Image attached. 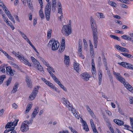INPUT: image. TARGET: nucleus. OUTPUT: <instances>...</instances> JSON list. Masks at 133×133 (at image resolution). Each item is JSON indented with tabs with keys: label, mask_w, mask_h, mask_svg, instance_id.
Returning a JSON list of instances; mask_svg holds the SVG:
<instances>
[{
	"label": "nucleus",
	"mask_w": 133,
	"mask_h": 133,
	"mask_svg": "<svg viewBox=\"0 0 133 133\" xmlns=\"http://www.w3.org/2000/svg\"><path fill=\"white\" fill-rule=\"evenodd\" d=\"M91 25L93 32L94 47L96 48L98 42L97 32L96 25L92 16L91 17Z\"/></svg>",
	"instance_id": "f257e3e1"
},
{
	"label": "nucleus",
	"mask_w": 133,
	"mask_h": 133,
	"mask_svg": "<svg viewBox=\"0 0 133 133\" xmlns=\"http://www.w3.org/2000/svg\"><path fill=\"white\" fill-rule=\"evenodd\" d=\"M62 32L63 35L66 36H68L72 32L71 25L63 26L62 29Z\"/></svg>",
	"instance_id": "f03ea898"
},
{
	"label": "nucleus",
	"mask_w": 133,
	"mask_h": 133,
	"mask_svg": "<svg viewBox=\"0 0 133 133\" xmlns=\"http://www.w3.org/2000/svg\"><path fill=\"white\" fill-rule=\"evenodd\" d=\"M1 1H0V6L2 7L4 10L5 11V13L7 15L9 18L14 23H15V21L11 14L9 11L8 10V9L6 8V6L4 5V3L2 2H1Z\"/></svg>",
	"instance_id": "7ed1b4c3"
},
{
	"label": "nucleus",
	"mask_w": 133,
	"mask_h": 133,
	"mask_svg": "<svg viewBox=\"0 0 133 133\" xmlns=\"http://www.w3.org/2000/svg\"><path fill=\"white\" fill-rule=\"evenodd\" d=\"M49 44L51 46V49L53 51L57 50L59 45V43L58 42L55 41L54 39H51L49 41Z\"/></svg>",
	"instance_id": "20e7f679"
},
{
	"label": "nucleus",
	"mask_w": 133,
	"mask_h": 133,
	"mask_svg": "<svg viewBox=\"0 0 133 133\" xmlns=\"http://www.w3.org/2000/svg\"><path fill=\"white\" fill-rule=\"evenodd\" d=\"M12 53L15 55V56H17L18 58L23 63L29 66H31V64L29 62L28 60L25 59L23 56L22 57L21 56L19 55L14 51H12Z\"/></svg>",
	"instance_id": "39448f33"
},
{
	"label": "nucleus",
	"mask_w": 133,
	"mask_h": 133,
	"mask_svg": "<svg viewBox=\"0 0 133 133\" xmlns=\"http://www.w3.org/2000/svg\"><path fill=\"white\" fill-rule=\"evenodd\" d=\"M62 101L63 102V103L68 108L70 109L74 115L76 112V110L73 108V107L70 104L69 102L66 99H65V98H63L62 99Z\"/></svg>",
	"instance_id": "423d86ee"
},
{
	"label": "nucleus",
	"mask_w": 133,
	"mask_h": 133,
	"mask_svg": "<svg viewBox=\"0 0 133 133\" xmlns=\"http://www.w3.org/2000/svg\"><path fill=\"white\" fill-rule=\"evenodd\" d=\"M40 87L39 86H37L35 87L33 91L29 97V98L31 100H33L35 98L38 93V89Z\"/></svg>",
	"instance_id": "0eeeda50"
},
{
	"label": "nucleus",
	"mask_w": 133,
	"mask_h": 133,
	"mask_svg": "<svg viewBox=\"0 0 133 133\" xmlns=\"http://www.w3.org/2000/svg\"><path fill=\"white\" fill-rule=\"evenodd\" d=\"M51 10V6L47 5L45 8V13L47 20L49 21L50 19V11Z\"/></svg>",
	"instance_id": "6e6552de"
},
{
	"label": "nucleus",
	"mask_w": 133,
	"mask_h": 133,
	"mask_svg": "<svg viewBox=\"0 0 133 133\" xmlns=\"http://www.w3.org/2000/svg\"><path fill=\"white\" fill-rule=\"evenodd\" d=\"M118 64L123 67L128 69L133 70V65L126 62H122L118 63Z\"/></svg>",
	"instance_id": "1a4fd4ad"
},
{
	"label": "nucleus",
	"mask_w": 133,
	"mask_h": 133,
	"mask_svg": "<svg viewBox=\"0 0 133 133\" xmlns=\"http://www.w3.org/2000/svg\"><path fill=\"white\" fill-rule=\"evenodd\" d=\"M47 69L50 75L52 78L56 82L58 81V79L56 77L55 75L52 73V72H55V71L54 69L52 67L50 66Z\"/></svg>",
	"instance_id": "9d476101"
},
{
	"label": "nucleus",
	"mask_w": 133,
	"mask_h": 133,
	"mask_svg": "<svg viewBox=\"0 0 133 133\" xmlns=\"http://www.w3.org/2000/svg\"><path fill=\"white\" fill-rule=\"evenodd\" d=\"M39 1V3L41 5V8L39 11V14L42 19H43L44 18V15L43 11V1Z\"/></svg>",
	"instance_id": "9b49d317"
},
{
	"label": "nucleus",
	"mask_w": 133,
	"mask_h": 133,
	"mask_svg": "<svg viewBox=\"0 0 133 133\" xmlns=\"http://www.w3.org/2000/svg\"><path fill=\"white\" fill-rule=\"evenodd\" d=\"M113 74L115 76L117 79L122 83H123V82L125 83V79L121 76L119 73L113 71Z\"/></svg>",
	"instance_id": "f8f14e48"
},
{
	"label": "nucleus",
	"mask_w": 133,
	"mask_h": 133,
	"mask_svg": "<svg viewBox=\"0 0 133 133\" xmlns=\"http://www.w3.org/2000/svg\"><path fill=\"white\" fill-rule=\"evenodd\" d=\"M57 5L58 13L61 14V16L59 17V18L61 21V18L63 17V13L61 3L58 2L57 3Z\"/></svg>",
	"instance_id": "ddd939ff"
},
{
	"label": "nucleus",
	"mask_w": 133,
	"mask_h": 133,
	"mask_svg": "<svg viewBox=\"0 0 133 133\" xmlns=\"http://www.w3.org/2000/svg\"><path fill=\"white\" fill-rule=\"evenodd\" d=\"M25 121H24L22 123L20 129L22 132H24L27 131L29 129V126L25 122Z\"/></svg>",
	"instance_id": "4468645a"
},
{
	"label": "nucleus",
	"mask_w": 133,
	"mask_h": 133,
	"mask_svg": "<svg viewBox=\"0 0 133 133\" xmlns=\"http://www.w3.org/2000/svg\"><path fill=\"white\" fill-rule=\"evenodd\" d=\"M6 72L7 74L11 76H13L14 75V72L15 71L14 70H12L11 67L10 66H6Z\"/></svg>",
	"instance_id": "2eb2a0df"
},
{
	"label": "nucleus",
	"mask_w": 133,
	"mask_h": 133,
	"mask_svg": "<svg viewBox=\"0 0 133 133\" xmlns=\"http://www.w3.org/2000/svg\"><path fill=\"white\" fill-rule=\"evenodd\" d=\"M92 72L93 77L95 78L96 77V71L94 59H92Z\"/></svg>",
	"instance_id": "dca6fc26"
},
{
	"label": "nucleus",
	"mask_w": 133,
	"mask_h": 133,
	"mask_svg": "<svg viewBox=\"0 0 133 133\" xmlns=\"http://www.w3.org/2000/svg\"><path fill=\"white\" fill-rule=\"evenodd\" d=\"M122 83L128 90L131 92L133 93V88L128 83L126 82L125 81L124 83L123 82Z\"/></svg>",
	"instance_id": "f3484780"
},
{
	"label": "nucleus",
	"mask_w": 133,
	"mask_h": 133,
	"mask_svg": "<svg viewBox=\"0 0 133 133\" xmlns=\"http://www.w3.org/2000/svg\"><path fill=\"white\" fill-rule=\"evenodd\" d=\"M115 48L118 51L123 52H128L129 50L127 49L119 46V45H117L115 46Z\"/></svg>",
	"instance_id": "a211bd4d"
},
{
	"label": "nucleus",
	"mask_w": 133,
	"mask_h": 133,
	"mask_svg": "<svg viewBox=\"0 0 133 133\" xmlns=\"http://www.w3.org/2000/svg\"><path fill=\"white\" fill-rule=\"evenodd\" d=\"M81 123H82V126L83 127L84 129L86 131H88L89 130V128L88 126L86 123V122L82 118H81Z\"/></svg>",
	"instance_id": "6ab92c4d"
},
{
	"label": "nucleus",
	"mask_w": 133,
	"mask_h": 133,
	"mask_svg": "<svg viewBox=\"0 0 133 133\" xmlns=\"http://www.w3.org/2000/svg\"><path fill=\"white\" fill-rule=\"evenodd\" d=\"M81 76L82 78L85 81H88L89 78L91 77L90 75L87 72H84L82 74Z\"/></svg>",
	"instance_id": "aec40b11"
},
{
	"label": "nucleus",
	"mask_w": 133,
	"mask_h": 133,
	"mask_svg": "<svg viewBox=\"0 0 133 133\" xmlns=\"http://www.w3.org/2000/svg\"><path fill=\"white\" fill-rule=\"evenodd\" d=\"M39 108L38 107H37L35 108L34 111L32 112V118H34L37 114L38 113L39 111Z\"/></svg>",
	"instance_id": "412c9836"
},
{
	"label": "nucleus",
	"mask_w": 133,
	"mask_h": 133,
	"mask_svg": "<svg viewBox=\"0 0 133 133\" xmlns=\"http://www.w3.org/2000/svg\"><path fill=\"white\" fill-rule=\"evenodd\" d=\"M39 108L38 107H37L35 108L34 111L32 112V118H34L37 114L38 113L39 111Z\"/></svg>",
	"instance_id": "4be33fe9"
},
{
	"label": "nucleus",
	"mask_w": 133,
	"mask_h": 133,
	"mask_svg": "<svg viewBox=\"0 0 133 133\" xmlns=\"http://www.w3.org/2000/svg\"><path fill=\"white\" fill-rule=\"evenodd\" d=\"M98 76V79L99 82L98 84L99 85H100L101 84L102 81V70H99Z\"/></svg>",
	"instance_id": "5701e85b"
},
{
	"label": "nucleus",
	"mask_w": 133,
	"mask_h": 133,
	"mask_svg": "<svg viewBox=\"0 0 133 133\" xmlns=\"http://www.w3.org/2000/svg\"><path fill=\"white\" fill-rule=\"evenodd\" d=\"M18 85L19 83L18 82H16L15 83L13 89L11 92V94L14 93L17 91V89L18 87Z\"/></svg>",
	"instance_id": "b1692460"
},
{
	"label": "nucleus",
	"mask_w": 133,
	"mask_h": 133,
	"mask_svg": "<svg viewBox=\"0 0 133 133\" xmlns=\"http://www.w3.org/2000/svg\"><path fill=\"white\" fill-rule=\"evenodd\" d=\"M114 122L118 125L121 126L123 125L124 122L123 121L118 119H114Z\"/></svg>",
	"instance_id": "393cba45"
},
{
	"label": "nucleus",
	"mask_w": 133,
	"mask_h": 133,
	"mask_svg": "<svg viewBox=\"0 0 133 133\" xmlns=\"http://www.w3.org/2000/svg\"><path fill=\"white\" fill-rule=\"evenodd\" d=\"M47 85L50 87L51 88H52L55 90L57 91L58 89L54 86L52 83L50 82L49 81H47L45 83Z\"/></svg>",
	"instance_id": "a878e982"
},
{
	"label": "nucleus",
	"mask_w": 133,
	"mask_h": 133,
	"mask_svg": "<svg viewBox=\"0 0 133 133\" xmlns=\"http://www.w3.org/2000/svg\"><path fill=\"white\" fill-rule=\"evenodd\" d=\"M26 81L28 87L30 88H32V84L31 81V80L29 79V77L28 76H27L26 77Z\"/></svg>",
	"instance_id": "bb28decb"
},
{
	"label": "nucleus",
	"mask_w": 133,
	"mask_h": 133,
	"mask_svg": "<svg viewBox=\"0 0 133 133\" xmlns=\"http://www.w3.org/2000/svg\"><path fill=\"white\" fill-rule=\"evenodd\" d=\"M64 63L66 65H67V66H68L70 63V60L69 56L65 55Z\"/></svg>",
	"instance_id": "cd10ccee"
},
{
	"label": "nucleus",
	"mask_w": 133,
	"mask_h": 133,
	"mask_svg": "<svg viewBox=\"0 0 133 133\" xmlns=\"http://www.w3.org/2000/svg\"><path fill=\"white\" fill-rule=\"evenodd\" d=\"M24 38L26 40L28 43L30 44V45L35 50H36V48H35L34 45L32 44L31 42L29 40V39L26 36L24 37Z\"/></svg>",
	"instance_id": "c85d7f7f"
},
{
	"label": "nucleus",
	"mask_w": 133,
	"mask_h": 133,
	"mask_svg": "<svg viewBox=\"0 0 133 133\" xmlns=\"http://www.w3.org/2000/svg\"><path fill=\"white\" fill-rule=\"evenodd\" d=\"M79 64L76 62H75L74 63V68L77 72H78L79 70Z\"/></svg>",
	"instance_id": "c756f323"
},
{
	"label": "nucleus",
	"mask_w": 133,
	"mask_h": 133,
	"mask_svg": "<svg viewBox=\"0 0 133 133\" xmlns=\"http://www.w3.org/2000/svg\"><path fill=\"white\" fill-rule=\"evenodd\" d=\"M103 63L105 67L106 70L108 69L107 63L106 59L105 58L104 54H103Z\"/></svg>",
	"instance_id": "7c9ffc66"
},
{
	"label": "nucleus",
	"mask_w": 133,
	"mask_h": 133,
	"mask_svg": "<svg viewBox=\"0 0 133 133\" xmlns=\"http://www.w3.org/2000/svg\"><path fill=\"white\" fill-rule=\"evenodd\" d=\"M121 37L122 39L127 40L131 41L132 38L129 36L127 35H125L121 36Z\"/></svg>",
	"instance_id": "2f4dec72"
},
{
	"label": "nucleus",
	"mask_w": 133,
	"mask_h": 133,
	"mask_svg": "<svg viewBox=\"0 0 133 133\" xmlns=\"http://www.w3.org/2000/svg\"><path fill=\"white\" fill-rule=\"evenodd\" d=\"M56 83L64 90L65 91H67V90L66 88L64 87L63 85L61 84L59 80L56 82Z\"/></svg>",
	"instance_id": "473e14b6"
},
{
	"label": "nucleus",
	"mask_w": 133,
	"mask_h": 133,
	"mask_svg": "<svg viewBox=\"0 0 133 133\" xmlns=\"http://www.w3.org/2000/svg\"><path fill=\"white\" fill-rule=\"evenodd\" d=\"M56 1H52V10H55L56 7Z\"/></svg>",
	"instance_id": "72a5a7b5"
},
{
	"label": "nucleus",
	"mask_w": 133,
	"mask_h": 133,
	"mask_svg": "<svg viewBox=\"0 0 133 133\" xmlns=\"http://www.w3.org/2000/svg\"><path fill=\"white\" fill-rule=\"evenodd\" d=\"M38 64L36 66L37 68V69L41 72H44L43 67L40 65V63H38Z\"/></svg>",
	"instance_id": "f704fd0d"
},
{
	"label": "nucleus",
	"mask_w": 133,
	"mask_h": 133,
	"mask_svg": "<svg viewBox=\"0 0 133 133\" xmlns=\"http://www.w3.org/2000/svg\"><path fill=\"white\" fill-rule=\"evenodd\" d=\"M121 54L123 56L126 57L128 58L131 59L133 58V56L130 54H129L127 53H121Z\"/></svg>",
	"instance_id": "c9c22d12"
},
{
	"label": "nucleus",
	"mask_w": 133,
	"mask_h": 133,
	"mask_svg": "<svg viewBox=\"0 0 133 133\" xmlns=\"http://www.w3.org/2000/svg\"><path fill=\"white\" fill-rule=\"evenodd\" d=\"M32 106V105L31 104H28L26 109V110L25 111V113H28L29 111Z\"/></svg>",
	"instance_id": "e433bc0d"
},
{
	"label": "nucleus",
	"mask_w": 133,
	"mask_h": 133,
	"mask_svg": "<svg viewBox=\"0 0 133 133\" xmlns=\"http://www.w3.org/2000/svg\"><path fill=\"white\" fill-rule=\"evenodd\" d=\"M40 60L48 68L50 66V65L47 62H46L45 60L43 58L41 57L40 58Z\"/></svg>",
	"instance_id": "4c0bfd02"
},
{
	"label": "nucleus",
	"mask_w": 133,
	"mask_h": 133,
	"mask_svg": "<svg viewBox=\"0 0 133 133\" xmlns=\"http://www.w3.org/2000/svg\"><path fill=\"white\" fill-rule=\"evenodd\" d=\"M65 47V46L61 45L58 50L59 52L60 53L63 52L64 50Z\"/></svg>",
	"instance_id": "58836bf2"
},
{
	"label": "nucleus",
	"mask_w": 133,
	"mask_h": 133,
	"mask_svg": "<svg viewBox=\"0 0 133 133\" xmlns=\"http://www.w3.org/2000/svg\"><path fill=\"white\" fill-rule=\"evenodd\" d=\"M78 54L80 57L83 59L85 58V57L82 54V50H78Z\"/></svg>",
	"instance_id": "ea45409f"
},
{
	"label": "nucleus",
	"mask_w": 133,
	"mask_h": 133,
	"mask_svg": "<svg viewBox=\"0 0 133 133\" xmlns=\"http://www.w3.org/2000/svg\"><path fill=\"white\" fill-rule=\"evenodd\" d=\"M52 30L51 29L47 31V37L48 38H50L51 37Z\"/></svg>",
	"instance_id": "a19ab883"
},
{
	"label": "nucleus",
	"mask_w": 133,
	"mask_h": 133,
	"mask_svg": "<svg viewBox=\"0 0 133 133\" xmlns=\"http://www.w3.org/2000/svg\"><path fill=\"white\" fill-rule=\"evenodd\" d=\"M5 77V75H2L0 77V84H2Z\"/></svg>",
	"instance_id": "79ce46f5"
},
{
	"label": "nucleus",
	"mask_w": 133,
	"mask_h": 133,
	"mask_svg": "<svg viewBox=\"0 0 133 133\" xmlns=\"http://www.w3.org/2000/svg\"><path fill=\"white\" fill-rule=\"evenodd\" d=\"M33 118H31L30 120L29 121H28L27 120L25 121H25V123L27 124V125H31L32 123V122L33 121Z\"/></svg>",
	"instance_id": "37998d69"
},
{
	"label": "nucleus",
	"mask_w": 133,
	"mask_h": 133,
	"mask_svg": "<svg viewBox=\"0 0 133 133\" xmlns=\"http://www.w3.org/2000/svg\"><path fill=\"white\" fill-rule=\"evenodd\" d=\"M108 3L110 5L114 7H116V4L114 2L109 1L108 2Z\"/></svg>",
	"instance_id": "c03bdc74"
},
{
	"label": "nucleus",
	"mask_w": 133,
	"mask_h": 133,
	"mask_svg": "<svg viewBox=\"0 0 133 133\" xmlns=\"http://www.w3.org/2000/svg\"><path fill=\"white\" fill-rule=\"evenodd\" d=\"M96 15L98 17L100 16V18H103L104 17V15H103V14L102 13H99L97 12L96 14Z\"/></svg>",
	"instance_id": "a18cd8bd"
},
{
	"label": "nucleus",
	"mask_w": 133,
	"mask_h": 133,
	"mask_svg": "<svg viewBox=\"0 0 133 133\" xmlns=\"http://www.w3.org/2000/svg\"><path fill=\"white\" fill-rule=\"evenodd\" d=\"M30 9H31L33 7L32 4L31 2V1H26Z\"/></svg>",
	"instance_id": "49530a36"
},
{
	"label": "nucleus",
	"mask_w": 133,
	"mask_h": 133,
	"mask_svg": "<svg viewBox=\"0 0 133 133\" xmlns=\"http://www.w3.org/2000/svg\"><path fill=\"white\" fill-rule=\"evenodd\" d=\"M12 79L11 78H9V79L6 81V85L7 86H8L11 83Z\"/></svg>",
	"instance_id": "de8ad7c7"
},
{
	"label": "nucleus",
	"mask_w": 133,
	"mask_h": 133,
	"mask_svg": "<svg viewBox=\"0 0 133 133\" xmlns=\"http://www.w3.org/2000/svg\"><path fill=\"white\" fill-rule=\"evenodd\" d=\"M129 119L132 128L133 129V117H130Z\"/></svg>",
	"instance_id": "09e8293b"
},
{
	"label": "nucleus",
	"mask_w": 133,
	"mask_h": 133,
	"mask_svg": "<svg viewBox=\"0 0 133 133\" xmlns=\"http://www.w3.org/2000/svg\"><path fill=\"white\" fill-rule=\"evenodd\" d=\"M69 128L73 133H78L77 131L75 129H74L72 127H69Z\"/></svg>",
	"instance_id": "8fccbe9b"
},
{
	"label": "nucleus",
	"mask_w": 133,
	"mask_h": 133,
	"mask_svg": "<svg viewBox=\"0 0 133 133\" xmlns=\"http://www.w3.org/2000/svg\"><path fill=\"white\" fill-rule=\"evenodd\" d=\"M19 121L18 119H16L13 122H12V123L13 124V125L14 127L16 126L17 124V123Z\"/></svg>",
	"instance_id": "3c124183"
},
{
	"label": "nucleus",
	"mask_w": 133,
	"mask_h": 133,
	"mask_svg": "<svg viewBox=\"0 0 133 133\" xmlns=\"http://www.w3.org/2000/svg\"><path fill=\"white\" fill-rule=\"evenodd\" d=\"M0 69L1 70V71L2 72H5V70L4 66H1L0 67Z\"/></svg>",
	"instance_id": "603ef678"
},
{
	"label": "nucleus",
	"mask_w": 133,
	"mask_h": 133,
	"mask_svg": "<svg viewBox=\"0 0 133 133\" xmlns=\"http://www.w3.org/2000/svg\"><path fill=\"white\" fill-rule=\"evenodd\" d=\"M124 129L127 130H129V129H131V127L127 125H123Z\"/></svg>",
	"instance_id": "864d4df0"
},
{
	"label": "nucleus",
	"mask_w": 133,
	"mask_h": 133,
	"mask_svg": "<svg viewBox=\"0 0 133 133\" xmlns=\"http://www.w3.org/2000/svg\"><path fill=\"white\" fill-rule=\"evenodd\" d=\"M109 128L111 133H114V130L113 128L111 127V124L109 126Z\"/></svg>",
	"instance_id": "5fc2aeb1"
},
{
	"label": "nucleus",
	"mask_w": 133,
	"mask_h": 133,
	"mask_svg": "<svg viewBox=\"0 0 133 133\" xmlns=\"http://www.w3.org/2000/svg\"><path fill=\"white\" fill-rule=\"evenodd\" d=\"M78 114H79V113H78L76 112V113H75V115H75L76 118H77V119H79V118H81H81H81V117H80V115H78Z\"/></svg>",
	"instance_id": "6e6d98bb"
},
{
	"label": "nucleus",
	"mask_w": 133,
	"mask_h": 133,
	"mask_svg": "<svg viewBox=\"0 0 133 133\" xmlns=\"http://www.w3.org/2000/svg\"><path fill=\"white\" fill-rule=\"evenodd\" d=\"M2 16L4 21L5 22H8V21H9L8 18L6 17H5V14H3Z\"/></svg>",
	"instance_id": "4d7b16f0"
},
{
	"label": "nucleus",
	"mask_w": 133,
	"mask_h": 133,
	"mask_svg": "<svg viewBox=\"0 0 133 133\" xmlns=\"http://www.w3.org/2000/svg\"><path fill=\"white\" fill-rule=\"evenodd\" d=\"M65 39L64 38H63L62 39L61 45H62L65 46Z\"/></svg>",
	"instance_id": "13d9d810"
},
{
	"label": "nucleus",
	"mask_w": 133,
	"mask_h": 133,
	"mask_svg": "<svg viewBox=\"0 0 133 133\" xmlns=\"http://www.w3.org/2000/svg\"><path fill=\"white\" fill-rule=\"evenodd\" d=\"M89 43L90 44V49H94L93 45L92 44L91 41L90 40H89Z\"/></svg>",
	"instance_id": "bf43d9fd"
},
{
	"label": "nucleus",
	"mask_w": 133,
	"mask_h": 133,
	"mask_svg": "<svg viewBox=\"0 0 133 133\" xmlns=\"http://www.w3.org/2000/svg\"><path fill=\"white\" fill-rule=\"evenodd\" d=\"M11 64L13 67L15 68H17L18 67V66L13 62H11Z\"/></svg>",
	"instance_id": "052dcab7"
},
{
	"label": "nucleus",
	"mask_w": 133,
	"mask_h": 133,
	"mask_svg": "<svg viewBox=\"0 0 133 133\" xmlns=\"http://www.w3.org/2000/svg\"><path fill=\"white\" fill-rule=\"evenodd\" d=\"M11 127H12L10 125V123H8L5 125V129H8L10 128Z\"/></svg>",
	"instance_id": "680f3d73"
},
{
	"label": "nucleus",
	"mask_w": 133,
	"mask_h": 133,
	"mask_svg": "<svg viewBox=\"0 0 133 133\" xmlns=\"http://www.w3.org/2000/svg\"><path fill=\"white\" fill-rule=\"evenodd\" d=\"M129 101L130 104H133V97H130L129 98Z\"/></svg>",
	"instance_id": "e2e57ef3"
},
{
	"label": "nucleus",
	"mask_w": 133,
	"mask_h": 133,
	"mask_svg": "<svg viewBox=\"0 0 133 133\" xmlns=\"http://www.w3.org/2000/svg\"><path fill=\"white\" fill-rule=\"evenodd\" d=\"M12 106L13 108L15 109H17L18 107V105L15 103H14L12 104Z\"/></svg>",
	"instance_id": "0e129e2a"
},
{
	"label": "nucleus",
	"mask_w": 133,
	"mask_h": 133,
	"mask_svg": "<svg viewBox=\"0 0 133 133\" xmlns=\"http://www.w3.org/2000/svg\"><path fill=\"white\" fill-rule=\"evenodd\" d=\"M90 123L91 124V125L92 128H93V127L95 126L94 125V122L93 121V120L92 119H91L90 120Z\"/></svg>",
	"instance_id": "69168bd1"
},
{
	"label": "nucleus",
	"mask_w": 133,
	"mask_h": 133,
	"mask_svg": "<svg viewBox=\"0 0 133 133\" xmlns=\"http://www.w3.org/2000/svg\"><path fill=\"white\" fill-rule=\"evenodd\" d=\"M90 54H92L91 56H94V49H90Z\"/></svg>",
	"instance_id": "338daca9"
},
{
	"label": "nucleus",
	"mask_w": 133,
	"mask_h": 133,
	"mask_svg": "<svg viewBox=\"0 0 133 133\" xmlns=\"http://www.w3.org/2000/svg\"><path fill=\"white\" fill-rule=\"evenodd\" d=\"M92 128L94 133H98L95 126L93 127V128Z\"/></svg>",
	"instance_id": "774afa93"
}]
</instances>
